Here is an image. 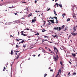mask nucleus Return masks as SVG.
<instances>
[{"label":"nucleus","instance_id":"nucleus-1","mask_svg":"<svg viewBox=\"0 0 77 77\" xmlns=\"http://www.w3.org/2000/svg\"><path fill=\"white\" fill-rule=\"evenodd\" d=\"M58 59H59V57H58V55H57V57H56V55H55L54 57V60L56 62H57V61Z\"/></svg>","mask_w":77,"mask_h":77},{"label":"nucleus","instance_id":"nucleus-2","mask_svg":"<svg viewBox=\"0 0 77 77\" xmlns=\"http://www.w3.org/2000/svg\"><path fill=\"white\" fill-rule=\"evenodd\" d=\"M59 29L60 30H61V28H60V27H54V30H58Z\"/></svg>","mask_w":77,"mask_h":77},{"label":"nucleus","instance_id":"nucleus-3","mask_svg":"<svg viewBox=\"0 0 77 77\" xmlns=\"http://www.w3.org/2000/svg\"><path fill=\"white\" fill-rule=\"evenodd\" d=\"M54 51L56 52V54H57V52H58V50H57L56 47L54 48ZM56 51H57V52H56Z\"/></svg>","mask_w":77,"mask_h":77},{"label":"nucleus","instance_id":"nucleus-4","mask_svg":"<svg viewBox=\"0 0 77 77\" xmlns=\"http://www.w3.org/2000/svg\"><path fill=\"white\" fill-rule=\"evenodd\" d=\"M71 34L72 35H73V36H75V35H77V33H74V32H71Z\"/></svg>","mask_w":77,"mask_h":77},{"label":"nucleus","instance_id":"nucleus-5","mask_svg":"<svg viewBox=\"0 0 77 77\" xmlns=\"http://www.w3.org/2000/svg\"><path fill=\"white\" fill-rule=\"evenodd\" d=\"M48 22H49V21H51V23H54V20H49L48 21Z\"/></svg>","mask_w":77,"mask_h":77},{"label":"nucleus","instance_id":"nucleus-6","mask_svg":"<svg viewBox=\"0 0 77 77\" xmlns=\"http://www.w3.org/2000/svg\"><path fill=\"white\" fill-rule=\"evenodd\" d=\"M40 48H42V50H42L43 53H45V50H44V49H43V48H39V49H40Z\"/></svg>","mask_w":77,"mask_h":77},{"label":"nucleus","instance_id":"nucleus-7","mask_svg":"<svg viewBox=\"0 0 77 77\" xmlns=\"http://www.w3.org/2000/svg\"><path fill=\"white\" fill-rule=\"evenodd\" d=\"M52 36L54 37V38H58V36H57V35H55V36H54V35H52Z\"/></svg>","mask_w":77,"mask_h":77},{"label":"nucleus","instance_id":"nucleus-8","mask_svg":"<svg viewBox=\"0 0 77 77\" xmlns=\"http://www.w3.org/2000/svg\"><path fill=\"white\" fill-rule=\"evenodd\" d=\"M35 21H36V19L32 20L31 23H35Z\"/></svg>","mask_w":77,"mask_h":77},{"label":"nucleus","instance_id":"nucleus-9","mask_svg":"<svg viewBox=\"0 0 77 77\" xmlns=\"http://www.w3.org/2000/svg\"><path fill=\"white\" fill-rule=\"evenodd\" d=\"M56 5L57 6H58V4L57 3H56V4L55 5H54V8H56Z\"/></svg>","mask_w":77,"mask_h":77},{"label":"nucleus","instance_id":"nucleus-10","mask_svg":"<svg viewBox=\"0 0 77 77\" xmlns=\"http://www.w3.org/2000/svg\"><path fill=\"white\" fill-rule=\"evenodd\" d=\"M72 56H73V57H75V54L74 53H72Z\"/></svg>","mask_w":77,"mask_h":77},{"label":"nucleus","instance_id":"nucleus-11","mask_svg":"<svg viewBox=\"0 0 77 77\" xmlns=\"http://www.w3.org/2000/svg\"><path fill=\"white\" fill-rule=\"evenodd\" d=\"M24 41H25L24 40H22V41H21V42H20L19 44H21V43L23 44V42H24Z\"/></svg>","mask_w":77,"mask_h":77},{"label":"nucleus","instance_id":"nucleus-12","mask_svg":"<svg viewBox=\"0 0 77 77\" xmlns=\"http://www.w3.org/2000/svg\"><path fill=\"white\" fill-rule=\"evenodd\" d=\"M73 29L74 30L73 32H75V31H76V29H75V27H74Z\"/></svg>","mask_w":77,"mask_h":77},{"label":"nucleus","instance_id":"nucleus-13","mask_svg":"<svg viewBox=\"0 0 77 77\" xmlns=\"http://www.w3.org/2000/svg\"><path fill=\"white\" fill-rule=\"evenodd\" d=\"M66 14L65 13L62 14V16L63 17V18H65L64 16H65Z\"/></svg>","mask_w":77,"mask_h":77},{"label":"nucleus","instance_id":"nucleus-14","mask_svg":"<svg viewBox=\"0 0 77 77\" xmlns=\"http://www.w3.org/2000/svg\"><path fill=\"white\" fill-rule=\"evenodd\" d=\"M42 41L43 43L44 41H48V40H47V39L44 40V39H43Z\"/></svg>","mask_w":77,"mask_h":77},{"label":"nucleus","instance_id":"nucleus-15","mask_svg":"<svg viewBox=\"0 0 77 77\" xmlns=\"http://www.w3.org/2000/svg\"><path fill=\"white\" fill-rule=\"evenodd\" d=\"M32 14L30 13L29 15H28V17H30L31 16H32Z\"/></svg>","mask_w":77,"mask_h":77},{"label":"nucleus","instance_id":"nucleus-16","mask_svg":"<svg viewBox=\"0 0 77 77\" xmlns=\"http://www.w3.org/2000/svg\"><path fill=\"white\" fill-rule=\"evenodd\" d=\"M20 40H22V41H23V39H21L20 38H18V39H16V41H19Z\"/></svg>","mask_w":77,"mask_h":77},{"label":"nucleus","instance_id":"nucleus-17","mask_svg":"<svg viewBox=\"0 0 77 77\" xmlns=\"http://www.w3.org/2000/svg\"><path fill=\"white\" fill-rule=\"evenodd\" d=\"M16 48H18L19 47V46H18V43L17 44V45H16Z\"/></svg>","mask_w":77,"mask_h":77},{"label":"nucleus","instance_id":"nucleus-18","mask_svg":"<svg viewBox=\"0 0 77 77\" xmlns=\"http://www.w3.org/2000/svg\"><path fill=\"white\" fill-rule=\"evenodd\" d=\"M58 6H59L60 7V8H62V5H60V4H58Z\"/></svg>","mask_w":77,"mask_h":77},{"label":"nucleus","instance_id":"nucleus-19","mask_svg":"<svg viewBox=\"0 0 77 77\" xmlns=\"http://www.w3.org/2000/svg\"><path fill=\"white\" fill-rule=\"evenodd\" d=\"M70 21V19L68 18L67 19V21Z\"/></svg>","mask_w":77,"mask_h":77},{"label":"nucleus","instance_id":"nucleus-20","mask_svg":"<svg viewBox=\"0 0 77 77\" xmlns=\"http://www.w3.org/2000/svg\"><path fill=\"white\" fill-rule=\"evenodd\" d=\"M65 27V26L64 25H63L62 27H61V29H63L64 28V27Z\"/></svg>","mask_w":77,"mask_h":77},{"label":"nucleus","instance_id":"nucleus-21","mask_svg":"<svg viewBox=\"0 0 77 77\" xmlns=\"http://www.w3.org/2000/svg\"><path fill=\"white\" fill-rule=\"evenodd\" d=\"M23 36H27V34H23Z\"/></svg>","mask_w":77,"mask_h":77},{"label":"nucleus","instance_id":"nucleus-22","mask_svg":"<svg viewBox=\"0 0 77 77\" xmlns=\"http://www.w3.org/2000/svg\"><path fill=\"white\" fill-rule=\"evenodd\" d=\"M60 65H61L63 66V64L62 63L61 61H60Z\"/></svg>","mask_w":77,"mask_h":77},{"label":"nucleus","instance_id":"nucleus-23","mask_svg":"<svg viewBox=\"0 0 77 77\" xmlns=\"http://www.w3.org/2000/svg\"><path fill=\"white\" fill-rule=\"evenodd\" d=\"M59 75V72H58V73L57 74L56 76L58 77V75Z\"/></svg>","mask_w":77,"mask_h":77},{"label":"nucleus","instance_id":"nucleus-24","mask_svg":"<svg viewBox=\"0 0 77 77\" xmlns=\"http://www.w3.org/2000/svg\"><path fill=\"white\" fill-rule=\"evenodd\" d=\"M45 31V29H44L43 30H42V32H44Z\"/></svg>","mask_w":77,"mask_h":77},{"label":"nucleus","instance_id":"nucleus-25","mask_svg":"<svg viewBox=\"0 0 77 77\" xmlns=\"http://www.w3.org/2000/svg\"><path fill=\"white\" fill-rule=\"evenodd\" d=\"M11 54H13V51H12V50H11Z\"/></svg>","mask_w":77,"mask_h":77},{"label":"nucleus","instance_id":"nucleus-26","mask_svg":"<svg viewBox=\"0 0 77 77\" xmlns=\"http://www.w3.org/2000/svg\"><path fill=\"white\" fill-rule=\"evenodd\" d=\"M47 74H45L44 76V77H46L47 76Z\"/></svg>","mask_w":77,"mask_h":77},{"label":"nucleus","instance_id":"nucleus-27","mask_svg":"<svg viewBox=\"0 0 77 77\" xmlns=\"http://www.w3.org/2000/svg\"><path fill=\"white\" fill-rule=\"evenodd\" d=\"M53 18H55V19H57V18L56 17H54Z\"/></svg>","mask_w":77,"mask_h":77},{"label":"nucleus","instance_id":"nucleus-28","mask_svg":"<svg viewBox=\"0 0 77 77\" xmlns=\"http://www.w3.org/2000/svg\"><path fill=\"white\" fill-rule=\"evenodd\" d=\"M21 35H24V33L23 32H21Z\"/></svg>","mask_w":77,"mask_h":77},{"label":"nucleus","instance_id":"nucleus-29","mask_svg":"<svg viewBox=\"0 0 77 77\" xmlns=\"http://www.w3.org/2000/svg\"><path fill=\"white\" fill-rule=\"evenodd\" d=\"M54 14H56V11H54Z\"/></svg>","mask_w":77,"mask_h":77},{"label":"nucleus","instance_id":"nucleus-30","mask_svg":"<svg viewBox=\"0 0 77 77\" xmlns=\"http://www.w3.org/2000/svg\"><path fill=\"white\" fill-rule=\"evenodd\" d=\"M20 56V55H19L16 58V59H18V58H19V56Z\"/></svg>","mask_w":77,"mask_h":77},{"label":"nucleus","instance_id":"nucleus-31","mask_svg":"<svg viewBox=\"0 0 77 77\" xmlns=\"http://www.w3.org/2000/svg\"><path fill=\"white\" fill-rule=\"evenodd\" d=\"M59 72H61V69H59Z\"/></svg>","mask_w":77,"mask_h":77},{"label":"nucleus","instance_id":"nucleus-32","mask_svg":"<svg viewBox=\"0 0 77 77\" xmlns=\"http://www.w3.org/2000/svg\"><path fill=\"white\" fill-rule=\"evenodd\" d=\"M73 75H75V74H76V73H73Z\"/></svg>","mask_w":77,"mask_h":77},{"label":"nucleus","instance_id":"nucleus-33","mask_svg":"<svg viewBox=\"0 0 77 77\" xmlns=\"http://www.w3.org/2000/svg\"><path fill=\"white\" fill-rule=\"evenodd\" d=\"M68 75H70V72H69L68 73Z\"/></svg>","mask_w":77,"mask_h":77},{"label":"nucleus","instance_id":"nucleus-34","mask_svg":"<svg viewBox=\"0 0 77 77\" xmlns=\"http://www.w3.org/2000/svg\"><path fill=\"white\" fill-rule=\"evenodd\" d=\"M13 23H17V21H14L13 22Z\"/></svg>","mask_w":77,"mask_h":77},{"label":"nucleus","instance_id":"nucleus-35","mask_svg":"<svg viewBox=\"0 0 77 77\" xmlns=\"http://www.w3.org/2000/svg\"><path fill=\"white\" fill-rule=\"evenodd\" d=\"M44 37H45V38H48V37L47 36H44Z\"/></svg>","mask_w":77,"mask_h":77},{"label":"nucleus","instance_id":"nucleus-36","mask_svg":"<svg viewBox=\"0 0 77 77\" xmlns=\"http://www.w3.org/2000/svg\"><path fill=\"white\" fill-rule=\"evenodd\" d=\"M51 53H52L53 54H54V52L51 51Z\"/></svg>","mask_w":77,"mask_h":77},{"label":"nucleus","instance_id":"nucleus-37","mask_svg":"<svg viewBox=\"0 0 77 77\" xmlns=\"http://www.w3.org/2000/svg\"><path fill=\"white\" fill-rule=\"evenodd\" d=\"M35 35H37V36H38V35H39V34L38 33L37 34H35Z\"/></svg>","mask_w":77,"mask_h":77},{"label":"nucleus","instance_id":"nucleus-38","mask_svg":"<svg viewBox=\"0 0 77 77\" xmlns=\"http://www.w3.org/2000/svg\"><path fill=\"white\" fill-rule=\"evenodd\" d=\"M23 47H24V48H26V45H23Z\"/></svg>","mask_w":77,"mask_h":77},{"label":"nucleus","instance_id":"nucleus-39","mask_svg":"<svg viewBox=\"0 0 77 77\" xmlns=\"http://www.w3.org/2000/svg\"><path fill=\"white\" fill-rule=\"evenodd\" d=\"M49 10H50V8H49L48 9V10H47V11H49Z\"/></svg>","mask_w":77,"mask_h":77},{"label":"nucleus","instance_id":"nucleus-40","mask_svg":"<svg viewBox=\"0 0 77 77\" xmlns=\"http://www.w3.org/2000/svg\"><path fill=\"white\" fill-rule=\"evenodd\" d=\"M50 71H51V72H53V70H52V69H50Z\"/></svg>","mask_w":77,"mask_h":77},{"label":"nucleus","instance_id":"nucleus-41","mask_svg":"<svg viewBox=\"0 0 77 77\" xmlns=\"http://www.w3.org/2000/svg\"><path fill=\"white\" fill-rule=\"evenodd\" d=\"M22 3H26V2H22Z\"/></svg>","mask_w":77,"mask_h":77},{"label":"nucleus","instance_id":"nucleus-42","mask_svg":"<svg viewBox=\"0 0 77 77\" xmlns=\"http://www.w3.org/2000/svg\"><path fill=\"white\" fill-rule=\"evenodd\" d=\"M11 37H12V38H13V36L12 35H10V38H11Z\"/></svg>","mask_w":77,"mask_h":77},{"label":"nucleus","instance_id":"nucleus-43","mask_svg":"<svg viewBox=\"0 0 77 77\" xmlns=\"http://www.w3.org/2000/svg\"><path fill=\"white\" fill-rule=\"evenodd\" d=\"M69 63H70V64H72V63L71 62V61H69Z\"/></svg>","mask_w":77,"mask_h":77},{"label":"nucleus","instance_id":"nucleus-44","mask_svg":"<svg viewBox=\"0 0 77 77\" xmlns=\"http://www.w3.org/2000/svg\"><path fill=\"white\" fill-rule=\"evenodd\" d=\"M9 8H11L12 9V8H13V7H9Z\"/></svg>","mask_w":77,"mask_h":77},{"label":"nucleus","instance_id":"nucleus-45","mask_svg":"<svg viewBox=\"0 0 77 77\" xmlns=\"http://www.w3.org/2000/svg\"><path fill=\"white\" fill-rule=\"evenodd\" d=\"M15 52L16 53H18V52H19V51H15Z\"/></svg>","mask_w":77,"mask_h":77},{"label":"nucleus","instance_id":"nucleus-46","mask_svg":"<svg viewBox=\"0 0 77 77\" xmlns=\"http://www.w3.org/2000/svg\"><path fill=\"white\" fill-rule=\"evenodd\" d=\"M35 3H37V1H35Z\"/></svg>","mask_w":77,"mask_h":77},{"label":"nucleus","instance_id":"nucleus-47","mask_svg":"<svg viewBox=\"0 0 77 77\" xmlns=\"http://www.w3.org/2000/svg\"><path fill=\"white\" fill-rule=\"evenodd\" d=\"M49 51H51V50L49 48H48Z\"/></svg>","mask_w":77,"mask_h":77},{"label":"nucleus","instance_id":"nucleus-48","mask_svg":"<svg viewBox=\"0 0 77 77\" xmlns=\"http://www.w3.org/2000/svg\"><path fill=\"white\" fill-rule=\"evenodd\" d=\"M73 18H74V17H75V15H73Z\"/></svg>","mask_w":77,"mask_h":77},{"label":"nucleus","instance_id":"nucleus-49","mask_svg":"<svg viewBox=\"0 0 77 77\" xmlns=\"http://www.w3.org/2000/svg\"><path fill=\"white\" fill-rule=\"evenodd\" d=\"M26 29L27 30H29V29H28V28H26Z\"/></svg>","mask_w":77,"mask_h":77},{"label":"nucleus","instance_id":"nucleus-50","mask_svg":"<svg viewBox=\"0 0 77 77\" xmlns=\"http://www.w3.org/2000/svg\"><path fill=\"white\" fill-rule=\"evenodd\" d=\"M4 69H6V67H4Z\"/></svg>","mask_w":77,"mask_h":77},{"label":"nucleus","instance_id":"nucleus-51","mask_svg":"<svg viewBox=\"0 0 77 77\" xmlns=\"http://www.w3.org/2000/svg\"><path fill=\"white\" fill-rule=\"evenodd\" d=\"M41 56V55H40V54H39L38 55V57H39V56Z\"/></svg>","mask_w":77,"mask_h":77},{"label":"nucleus","instance_id":"nucleus-52","mask_svg":"<svg viewBox=\"0 0 77 77\" xmlns=\"http://www.w3.org/2000/svg\"><path fill=\"white\" fill-rule=\"evenodd\" d=\"M49 25H50V24H51V23H50V22H49Z\"/></svg>","mask_w":77,"mask_h":77},{"label":"nucleus","instance_id":"nucleus-53","mask_svg":"<svg viewBox=\"0 0 77 77\" xmlns=\"http://www.w3.org/2000/svg\"><path fill=\"white\" fill-rule=\"evenodd\" d=\"M26 10L28 11H29V9L28 8H26Z\"/></svg>","mask_w":77,"mask_h":77},{"label":"nucleus","instance_id":"nucleus-54","mask_svg":"<svg viewBox=\"0 0 77 77\" xmlns=\"http://www.w3.org/2000/svg\"><path fill=\"white\" fill-rule=\"evenodd\" d=\"M14 14H15V15H17V13H14Z\"/></svg>","mask_w":77,"mask_h":77},{"label":"nucleus","instance_id":"nucleus-55","mask_svg":"<svg viewBox=\"0 0 77 77\" xmlns=\"http://www.w3.org/2000/svg\"><path fill=\"white\" fill-rule=\"evenodd\" d=\"M35 56H36V55H33V57H35Z\"/></svg>","mask_w":77,"mask_h":77},{"label":"nucleus","instance_id":"nucleus-56","mask_svg":"<svg viewBox=\"0 0 77 77\" xmlns=\"http://www.w3.org/2000/svg\"><path fill=\"white\" fill-rule=\"evenodd\" d=\"M65 30H66V28H65L64 29V31H65Z\"/></svg>","mask_w":77,"mask_h":77},{"label":"nucleus","instance_id":"nucleus-57","mask_svg":"<svg viewBox=\"0 0 77 77\" xmlns=\"http://www.w3.org/2000/svg\"><path fill=\"white\" fill-rule=\"evenodd\" d=\"M20 35V33H19V32H18V35Z\"/></svg>","mask_w":77,"mask_h":77},{"label":"nucleus","instance_id":"nucleus-58","mask_svg":"<svg viewBox=\"0 0 77 77\" xmlns=\"http://www.w3.org/2000/svg\"><path fill=\"white\" fill-rule=\"evenodd\" d=\"M48 69H51V67H49V68H48Z\"/></svg>","mask_w":77,"mask_h":77},{"label":"nucleus","instance_id":"nucleus-59","mask_svg":"<svg viewBox=\"0 0 77 77\" xmlns=\"http://www.w3.org/2000/svg\"><path fill=\"white\" fill-rule=\"evenodd\" d=\"M74 6H73V5H72V8H74Z\"/></svg>","mask_w":77,"mask_h":77},{"label":"nucleus","instance_id":"nucleus-60","mask_svg":"<svg viewBox=\"0 0 77 77\" xmlns=\"http://www.w3.org/2000/svg\"><path fill=\"white\" fill-rule=\"evenodd\" d=\"M57 21H56V23L57 24V23H58V22H57Z\"/></svg>","mask_w":77,"mask_h":77},{"label":"nucleus","instance_id":"nucleus-61","mask_svg":"<svg viewBox=\"0 0 77 77\" xmlns=\"http://www.w3.org/2000/svg\"><path fill=\"white\" fill-rule=\"evenodd\" d=\"M69 38H70L71 37V35H70L69 36Z\"/></svg>","mask_w":77,"mask_h":77},{"label":"nucleus","instance_id":"nucleus-62","mask_svg":"<svg viewBox=\"0 0 77 77\" xmlns=\"http://www.w3.org/2000/svg\"><path fill=\"white\" fill-rule=\"evenodd\" d=\"M17 53H15V55H17Z\"/></svg>","mask_w":77,"mask_h":77},{"label":"nucleus","instance_id":"nucleus-63","mask_svg":"<svg viewBox=\"0 0 77 77\" xmlns=\"http://www.w3.org/2000/svg\"><path fill=\"white\" fill-rule=\"evenodd\" d=\"M35 12H38V11H35Z\"/></svg>","mask_w":77,"mask_h":77},{"label":"nucleus","instance_id":"nucleus-64","mask_svg":"<svg viewBox=\"0 0 77 77\" xmlns=\"http://www.w3.org/2000/svg\"><path fill=\"white\" fill-rule=\"evenodd\" d=\"M55 2H57V0H55Z\"/></svg>","mask_w":77,"mask_h":77}]
</instances>
